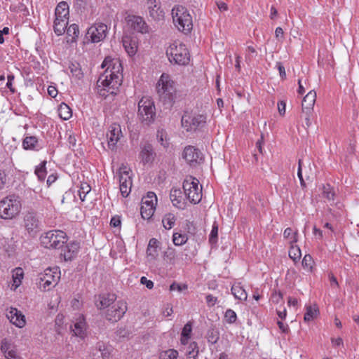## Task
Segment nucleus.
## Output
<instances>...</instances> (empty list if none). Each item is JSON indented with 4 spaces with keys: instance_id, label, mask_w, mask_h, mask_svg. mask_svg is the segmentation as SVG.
I'll use <instances>...</instances> for the list:
<instances>
[{
    "instance_id": "nucleus-1",
    "label": "nucleus",
    "mask_w": 359,
    "mask_h": 359,
    "mask_svg": "<svg viewBox=\"0 0 359 359\" xmlns=\"http://www.w3.org/2000/svg\"><path fill=\"white\" fill-rule=\"evenodd\" d=\"M101 67L102 68L107 67V69L97 80L98 87H102L101 90H106L110 94H116V90L122 83L121 63L118 60L106 57Z\"/></svg>"
},
{
    "instance_id": "nucleus-2",
    "label": "nucleus",
    "mask_w": 359,
    "mask_h": 359,
    "mask_svg": "<svg viewBox=\"0 0 359 359\" xmlns=\"http://www.w3.org/2000/svg\"><path fill=\"white\" fill-rule=\"evenodd\" d=\"M22 210L21 199L15 194L4 197L0 201V218L13 219L16 218Z\"/></svg>"
},
{
    "instance_id": "nucleus-3",
    "label": "nucleus",
    "mask_w": 359,
    "mask_h": 359,
    "mask_svg": "<svg viewBox=\"0 0 359 359\" xmlns=\"http://www.w3.org/2000/svg\"><path fill=\"white\" fill-rule=\"evenodd\" d=\"M172 16L173 22L179 31L187 34L192 30V18L185 7L181 5L174 6L172 9Z\"/></svg>"
},
{
    "instance_id": "nucleus-4",
    "label": "nucleus",
    "mask_w": 359,
    "mask_h": 359,
    "mask_svg": "<svg viewBox=\"0 0 359 359\" xmlns=\"http://www.w3.org/2000/svg\"><path fill=\"white\" fill-rule=\"evenodd\" d=\"M166 55L169 61L179 65H186L190 60V55L186 46L175 41L167 48Z\"/></svg>"
},
{
    "instance_id": "nucleus-5",
    "label": "nucleus",
    "mask_w": 359,
    "mask_h": 359,
    "mask_svg": "<svg viewBox=\"0 0 359 359\" xmlns=\"http://www.w3.org/2000/svg\"><path fill=\"white\" fill-rule=\"evenodd\" d=\"M157 92L161 99L168 103H172L176 99L175 82L167 74H163L157 83Z\"/></svg>"
},
{
    "instance_id": "nucleus-6",
    "label": "nucleus",
    "mask_w": 359,
    "mask_h": 359,
    "mask_svg": "<svg viewBox=\"0 0 359 359\" xmlns=\"http://www.w3.org/2000/svg\"><path fill=\"white\" fill-rule=\"evenodd\" d=\"M41 245L46 248L57 249L67 242L66 233L60 230L49 231L40 238Z\"/></svg>"
},
{
    "instance_id": "nucleus-7",
    "label": "nucleus",
    "mask_w": 359,
    "mask_h": 359,
    "mask_svg": "<svg viewBox=\"0 0 359 359\" xmlns=\"http://www.w3.org/2000/svg\"><path fill=\"white\" fill-rule=\"evenodd\" d=\"M138 116L141 121L149 125L156 117V109L152 100L149 97H143L138 103Z\"/></svg>"
},
{
    "instance_id": "nucleus-8",
    "label": "nucleus",
    "mask_w": 359,
    "mask_h": 359,
    "mask_svg": "<svg viewBox=\"0 0 359 359\" xmlns=\"http://www.w3.org/2000/svg\"><path fill=\"white\" fill-rule=\"evenodd\" d=\"M183 189L188 200L194 204L198 203L202 199V186L194 177H189L183 182Z\"/></svg>"
},
{
    "instance_id": "nucleus-9",
    "label": "nucleus",
    "mask_w": 359,
    "mask_h": 359,
    "mask_svg": "<svg viewBox=\"0 0 359 359\" xmlns=\"http://www.w3.org/2000/svg\"><path fill=\"white\" fill-rule=\"evenodd\" d=\"M207 116L204 114H184L182 117V126L187 132H195L203 128L206 123Z\"/></svg>"
},
{
    "instance_id": "nucleus-10",
    "label": "nucleus",
    "mask_w": 359,
    "mask_h": 359,
    "mask_svg": "<svg viewBox=\"0 0 359 359\" xmlns=\"http://www.w3.org/2000/svg\"><path fill=\"white\" fill-rule=\"evenodd\" d=\"M60 278V271H48V273H41L38 283L39 287L41 290L48 291L51 285L55 286L57 284Z\"/></svg>"
},
{
    "instance_id": "nucleus-11",
    "label": "nucleus",
    "mask_w": 359,
    "mask_h": 359,
    "mask_svg": "<svg viewBox=\"0 0 359 359\" xmlns=\"http://www.w3.org/2000/svg\"><path fill=\"white\" fill-rule=\"evenodd\" d=\"M119 189L123 197H127L132 188V179L126 167H121L118 170Z\"/></svg>"
},
{
    "instance_id": "nucleus-12",
    "label": "nucleus",
    "mask_w": 359,
    "mask_h": 359,
    "mask_svg": "<svg viewBox=\"0 0 359 359\" xmlns=\"http://www.w3.org/2000/svg\"><path fill=\"white\" fill-rule=\"evenodd\" d=\"M183 158L191 165L196 166L203 161V155L201 151L194 146H187L183 151Z\"/></svg>"
},
{
    "instance_id": "nucleus-13",
    "label": "nucleus",
    "mask_w": 359,
    "mask_h": 359,
    "mask_svg": "<svg viewBox=\"0 0 359 359\" xmlns=\"http://www.w3.org/2000/svg\"><path fill=\"white\" fill-rule=\"evenodd\" d=\"M126 311V303L123 301H118L107 311L105 317L110 322H117L123 316Z\"/></svg>"
},
{
    "instance_id": "nucleus-14",
    "label": "nucleus",
    "mask_w": 359,
    "mask_h": 359,
    "mask_svg": "<svg viewBox=\"0 0 359 359\" xmlns=\"http://www.w3.org/2000/svg\"><path fill=\"white\" fill-rule=\"evenodd\" d=\"M107 34V26L103 23H97L91 26L87 32V37L93 43H97L105 39Z\"/></svg>"
},
{
    "instance_id": "nucleus-15",
    "label": "nucleus",
    "mask_w": 359,
    "mask_h": 359,
    "mask_svg": "<svg viewBox=\"0 0 359 359\" xmlns=\"http://www.w3.org/2000/svg\"><path fill=\"white\" fill-rule=\"evenodd\" d=\"M122 137L121 126L116 123L111 124L107 133L108 147L111 150H114L118 142Z\"/></svg>"
},
{
    "instance_id": "nucleus-16",
    "label": "nucleus",
    "mask_w": 359,
    "mask_h": 359,
    "mask_svg": "<svg viewBox=\"0 0 359 359\" xmlns=\"http://www.w3.org/2000/svg\"><path fill=\"white\" fill-rule=\"evenodd\" d=\"M79 249L80 243L79 242H71L62 248L60 259L65 262H72L76 257Z\"/></svg>"
},
{
    "instance_id": "nucleus-17",
    "label": "nucleus",
    "mask_w": 359,
    "mask_h": 359,
    "mask_svg": "<svg viewBox=\"0 0 359 359\" xmlns=\"http://www.w3.org/2000/svg\"><path fill=\"white\" fill-rule=\"evenodd\" d=\"M147 8L153 20L158 21L163 19L164 11L161 8V0H147Z\"/></svg>"
},
{
    "instance_id": "nucleus-18",
    "label": "nucleus",
    "mask_w": 359,
    "mask_h": 359,
    "mask_svg": "<svg viewBox=\"0 0 359 359\" xmlns=\"http://www.w3.org/2000/svg\"><path fill=\"white\" fill-rule=\"evenodd\" d=\"M40 222L34 212H27L24 217V226L29 234H35L39 231Z\"/></svg>"
},
{
    "instance_id": "nucleus-19",
    "label": "nucleus",
    "mask_w": 359,
    "mask_h": 359,
    "mask_svg": "<svg viewBox=\"0 0 359 359\" xmlns=\"http://www.w3.org/2000/svg\"><path fill=\"white\" fill-rule=\"evenodd\" d=\"M6 315L9 321L18 327L22 328L26 324L25 316L16 308L11 307Z\"/></svg>"
},
{
    "instance_id": "nucleus-20",
    "label": "nucleus",
    "mask_w": 359,
    "mask_h": 359,
    "mask_svg": "<svg viewBox=\"0 0 359 359\" xmlns=\"http://www.w3.org/2000/svg\"><path fill=\"white\" fill-rule=\"evenodd\" d=\"M155 156L156 154L154 151L153 147L150 143L146 142L142 146H141L140 158L144 164L153 162Z\"/></svg>"
},
{
    "instance_id": "nucleus-21",
    "label": "nucleus",
    "mask_w": 359,
    "mask_h": 359,
    "mask_svg": "<svg viewBox=\"0 0 359 359\" xmlns=\"http://www.w3.org/2000/svg\"><path fill=\"white\" fill-rule=\"evenodd\" d=\"M13 165L12 160L10 158H6L0 164V190L2 189L7 182V175Z\"/></svg>"
},
{
    "instance_id": "nucleus-22",
    "label": "nucleus",
    "mask_w": 359,
    "mask_h": 359,
    "mask_svg": "<svg viewBox=\"0 0 359 359\" xmlns=\"http://www.w3.org/2000/svg\"><path fill=\"white\" fill-rule=\"evenodd\" d=\"M128 21L130 22L131 27L134 30L142 34L147 33L149 32V27L143 18L137 15L129 17Z\"/></svg>"
},
{
    "instance_id": "nucleus-23",
    "label": "nucleus",
    "mask_w": 359,
    "mask_h": 359,
    "mask_svg": "<svg viewBox=\"0 0 359 359\" xmlns=\"http://www.w3.org/2000/svg\"><path fill=\"white\" fill-rule=\"evenodd\" d=\"M116 299L115 294H100L95 297V305L99 309L109 306Z\"/></svg>"
},
{
    "instance_id": "nucleus-24",
    "label": "nucleus",
    "mask_w": 359,
    "mask_h": 359,
    "mask_svg": "<svg viewBox=\"0 0 359 359\" xmlns=\"http://www.w3.org/2000/svg\"><path fill=\"white\" fill-rule=\"evenodd\" d=\"M71 329L75 336L84 338L87 329L84 317L79 316L76 318V322L74 323V325L71 326Z\"/></svg>"
},
{
    "instance_id": "nucleus-25",
    "label": "nucleus",
    "mask_w": 359,
    "mask_h": 359,
    "mask_svg": "<svg viewBox=\"0 0 359 359\" xmlns=\"http://www.w3.org/2000/svg\"><path fill=\"white\" fill-rule=\"evenodd\" d=\"M316 100V93L314 90H310L304 97L302 103V111L312 113L313 106Z\"/></svg>"
},
{
    "instance_id": "nucleus-26",
    "label": "nucleus",
    "mask_w": 359,
    "mask_h": 359,
    "mask_svg": "<svg viewBox=\"0 0 359 359\" xmlns=\"http://www.w3.org/2000/svg\"><path fill=\"white\" fill-rule=\"evenodd\" d=\"M181 194L182 192L180 189H172L170 191V197L174 206L179 209H184V202L183 201Z\"/></svg>"
},
{
    "instance_id": "nucleus-27",
    "label": "nucleus",
    "mask_w": 359,
    "mask_h": 359,
    "mask_svg": "<svg viewBox=\"0 0 359 359\" xmlns=\"http://www.w3.org/2000/svg\"><path fill=\"white\" fill-rule=\"evenodd\" d=\"M123 46L130 56L134 55L137 50L136 41L129 36H125L122 40Z\"/></svg>"
},
{
    "instance_id": "nucleus-28",
    "label": "nucleus",
    "mask_w": 359,
    "mask_h": 359,
    "mask_svg": "<svg viewBox=\"0 0 359 359\" xmlns=\"http://www.w3.org/2000/svg\"><path fill=\"white\" fill-rule=\"evenodd\" d=\"M158 244L159 242L157 239L154 238L150 239L147 249V254L148 257H150L151 259H154L158 255Z\"/></svg>"
},
{
    "instance_id": "nucleus-29",
    "label": "nucleus",
    "mask_w": 359,
    "mask_h": 359,
    "mask_svg": "<svg viewBox=\"0 0 359 359\" xmlns=\"http://www.w3.org/2000/svg\"><path fill=\"white\" fill-rule=\"evenodd\" d=\"M231 294L234 297L239 300H246L248 294L246 291L240 285V283L234 284L232 285Z\"/></svg>"
},
{
    "instance_id": "nucleus-30",
    "label": "nucleus",
    "mask_w": 359,
    "mask_h": 359,
    "mask_svg": "<svg viewBox=\"0 0 359 359\" xmlns=\"http://www.w3.org/2000/svg\"><path fill=\"white\" fill-rule=\"evenodd\" d=\"M57 111L59 116L63 120H68L72 116V109L65 103H61Z\"/></svg>"
},
{
    "instance_id": "nucleus-31",
    "label": "nucleus",
    "mask_w": 359,
    "mask_h": 359,
    "mask_svg": "<svg viewBox=\"0 0 359 359\" xmlns=\"http://www.w3.org/2000/svg\"><path fill=\"white\" fill-rule=\"evenodd\" d=\"M156 206L152 205L141 204L140 213L144 219H149L154 215Z\"/></svg>"
},
{
    "instance_id": "nucleus-32",
    "label": "nucleus",
    "mask_w": 359,
    "mask_h": 359,
    "mask_svg": "<svg viewBox=\"0 0 359 359\" xmlns=\"http://www.w3.org/2000/svg\"><path fill=\"white\" fill-rule=\"evenodd\" d=\"M318 309L316 306L314 307L311 306H306V311L304 317V321L310 322L313 320L318 316Z\"/></svg>"
},
{
    "instance_id": "nucleus-33",
    "label": "nucleus",
    "mask_w": 359,
    "mask_h": 359,
    "mask_svg": "<svg viewBox=\"0 0 359 359\" xmlns=\"http://www.w3.org/2000/svg\"><path fill=\"white\" fill-rule=\"evenodd\" d=\"M60 20V21L55 20L53 26L54 32L57 36L62 35L65 33L68 24V21H65V20Z\"/></svg>"
},
{
    "instance_id": "nucleus-34",
    "label": "nucleus",
    "mask_w": 359,
    "mask_h": 359,
    "mask_svg": "<svg viewBox=\"0 0 359 359\" xmlns=\"http://www.w3.org/2000/svg\"><path fill=\"white\" fill-rule=\"evenodd\" d=\"M38 143V140L34 136L26 137L22 142V147L25 149H34Z\"/></svg>"
},
{
    "instance_id": "nucleus-35",
    "label": "nucleus",
    "mask_w": 359,
    "mask_h": 359,
    "mask_svg": "<svg viewBox=\"0 0 359 359\" xmlns=\"http://www.w3.org/2000/svg\"><path fill=\"white\" fill-rule=\"evenodd\" d=\"M163 259L170 264H174L176 262V253L175 249L168 248L163 253Z\"/></svg>"
},
{
    "instance_id": "nucleus-36",
    "label": "nucleus",
    "mask_w": 359,
    "mask_h": 359,
    "mask_svg": "<svg viewBox=\"0 0 359 359\" xmlns=\"http://www.w3.org/2000/svg\"><path fill=\"white\" fill-rule=\"evenodd\" d=\"M96 348L101 353L102 359H109L111 356V350L102 341H99L96 344Z\"/></svg>"
},
{
    "instance_id": "nucleus-37",
    "label": "nucleus",
    "mask_w": 359,
    "mask_h": 359,
    "mask_svg": "<svg viewBox=\"0 0 359 359\" xmlns=\"http://www.w3.org/2000/svg\"><path fill=\"white\" fill-rule=\"evenodd\" d=\"M176 217L172 213L166 214L163 218L162 222L166 229H170L174 226Z\"/></svg>"
},
{
    "instance_id": "nucleus-38",
    "label": "nucleus",
    "mask_w": 359,
    "mask_h": 359,
    "mask_svg": "<svg viewBox=\"0 0 359 359\" xmlns=\"http://www.w3.org/2000/svg\"><path fill=\"white\" fill-rule=\"evenodd\" d=\"M297 231L293 232L292 229L289 227L285 229L283 233L284 238L287 239L290 244H295L297 242Z\"/></svg>"
},
{
    "instance_id": "nucleus-39",
    "label": "nucleus",
    "mask_w": 359,
    "mask_h": 359,
    "mask_svg": "<svg viewBox=\"0 0 359 359\" xmlns=\"http://www.w3.org/2000/svg\"><path fill=\"white\" fill-rule=\"evenodd\" d=\"M289 256L294 262L299 259L302 257V253L299 246L294 244H291L289 250Z\"/></svg>"
},
{
    "instance_id": "nucleus-40",
    "label": "nucleus",
    "mask_w": 359,
    "mask_h": 359,
    "mask_svg": "<svg viewBox=\"0 0 359 359\" xmlns=\"http://www.w3.org/2000/svg\"><path fill=\"white\" fill-rule=\"evenodd\" d=\"M46 161H42L39 166L35 169V174L38 177V179L40 181H43L46 176Z\"/></svg>"
},
{
    "instance_id": "nucleus-41",
    "label": "nucleus",
    "mask_w": 359,
    "mask_h": 359,
    "mask_svg": "<svg viewBox=\"0 0 359 359\" xmlns=\"http://www.w3.org/2000/svg\"><path fill=\"white\" fill-rule=\"evenodd\" d=\"M152 205V206H156L157 204V197L154 192H148L147 196L142 199V204L145 205Z\"/></svg>"
},
{
    "instance_id": "nucleus-42",
    "label": "nucleus",
    "mask_w": 359,
    "mask_h": 359,
    "mask_svg": "<svg viewBox=\"0 0 359 359\" xmlns=\"http://www.w3.org/2000/svg\"><path fill=\"white\" fill-rule=\"evenodd\" d=\"M55 14H62L69 15V5L66 1L60 2L55 11Z\"/></svg>"
},
{
    "instance_id": "nucleus-43",
    "label": "nucleus",
    "mask_w": 359,
    "mask_h": 359,
    "mask_svg": "<svg viewBox=\"0 0 359 359\" xmlns=\"http://www.w3.org/2000/svg\"><path fill=\"white\" fill-rule=\"evenodd\" d=\"M67 34L69 36H72L71 41L75 40L79 36V27L76 24L71 25L69 27H67Z\"/></svg>"
},
{
    "instance_id": "nucleus-44",
    "label": "nucleus",
    "mask_w": 359,
    "mask_h": 359,
    "mask_svg": "<svg viewBox=\"0 0 359 359\" xmlns=\"http://www.w3.org/2000/svg\"><path fill=\"white\" fill-rule=\"evenodd\" d=\"M187 241V236L186 234L180 233H175L172 236V241L175 245H182L184 244Z\"/></svg>"
},
{
    "instance_id": "nucleus-45",
    "label": "nucleus",
    "mask_w": 359,
    "mask_h": 359,
    "mask_svg": "<svg viewBox=\"0 0 359 359\" xmlns=\"http://www.w3.org/2000/svg\"><path fill=\"white\" fill-rule=\"evenodd\" d=\"M208 341L211 344H215L219 339V332L215 329H210L207 333Z\"/></svg>"
},
{
    "instance_id": "nucleus-46",
    "label": "nucleus",
    "mask_w": 359,
    "mask_h": 359,
    "mask_svg": "<svg viewBox=\"0 0 359 359\" xmlns=\"http://www.w3.org/2000/svg\"><path fill=\"white\" fill-rule=\"evenodd\" d=\"M23 276L24 274L22 271L20 273H16L15 274H13V283L11 285L12 290H15L20 285Z\"/></svg>"
},
{
    "instance_id": "nucleus-47",
    "label": "nucleus",
    "mask_w": 359,
    "mask_h": 359,
    "mask_svg": "<svg viewBox=\"0 0 359 359\" xmlns=\"http://www.w3.org/2000/svg\"><path fill=\"white\" fill-rule=\"evenodd\" d=\"M69 69L73 76L78 79H81L83 76V73L80 68V65L78 63H71L69 65Z\"/></svg>"
},
{
    "instance_id": "nucleus-48",
    "label": "nucleus",
    "mask_w": 359,
    "mask_h": 359,
    "mask_svg": "<svg viewBox=\"0 0 359 359\" xmlns=\"http://www.w3.org/2000/svg\"><path fill=\"white\" fill-rule=\"evenodd\" d=\"M178 352L174 349H169L161 353L160 359H177Z\"/></svg>"
},
{
    "instance_id": "nucleus-49",
    "label": "nucleus",
    "mask_w": 359,
    "mask_h": 359,
    "mask_svg": "<svg viewBox=\"0 0 359 359\" xmlns=\"http://www.w3.org/2000/svg\"><path fill=\"white\" fill-rule=\"evenodd\" d=\"M91 188L88 183H82L79 190V195L81 201H84L87 194L90 191Z\"/></svg>"
},
{
    "instance_id": "nucleus-50",
    "label": "nucleus",
    "mask_w": 359,
    "mask_h": 359,
    "mask_svg": "<svg viewBox=\"0 0 359 359\" xmlns=\"http://www.w3.org/2000/svg\"><path fill=\"white\" fill-rule=\"evenodd\" d=\"M224 318L228 323H233L237 319L236 313L232 309H227L224 314Z\"/></svg>"
},
{
    "instance_id": "nucleus-51",
    "label": "nucleus",
    "mask_w": 359,
    "mask_h": 359,
    "mask_svg": "<svg viewBox=\"0 0 359 359\" xmlns=\"http://www.w3.org/2000/svg\"><path fill=\"white\" fill-rule=\"evenodd\" d=\"M189 348V351L187 353L188 359H196L198 354L196 344L195 343L191 344Z\"/></svg>"
},
{
    "instance_id": "nucleus-52",
    "label": "nucleus",
    "mask_w": 359,
    "mask_h": 359,
    "mask_svg": "<svg viewBox=\"0 0 359 359\" xmlns=\"http://www.w3.org/2000/svg\"><path fill=\"white\" fill-rule=\"evenodd\" d=\"M334 192L331 189L330 185L324 186L323 187V196L326 198L328 201H334Z\"/></svg>"
},
{
    "instance_id": "nucleus-53",
    "label": "nucleus",
    "mask_w": 359,
    "mask_h": 359,
    "mask_svg": "<svg viewBox=\"0 0 359 359\" xmlns=\"http://www.w3.org/2000/svg\"><path fill=\"white\" fill-rule=\"evenodd\" d=\"M187 288L188 287L187 284H180L176 282H174L170 285V291L177 290L179 292H182V291L187 290Z\"/></svg>"
},
{
    "instance_id": "nucleus-54",
    "label": "nucleus",
    "mask_w": 359,
    "mask_h": 359,
    "mask_svg": "<svg viewBox=\"0 0 359 359\" xmlns=\"http://www.w3.org/2000/svg\"><path fill=\"white\" fill-rule=\"evenodd\" d=\"M156 137L161 145H163L164 147L168 146V144L166 140V134L163 130H158Z\"/></svg>"
},
{
    "instance_id": "nucleus-55",
    "label": "nucleus",
    "mask_w": 359,
    "mask_h": 359,
    "mask_svg": "<svg viewBox=\"0 0 359 359\" xmlns=\"http://www.w3.org/2000/svg\"><path fill=\"white\" fill-rule=\"evenodd\" d=\"M283 293L280 291L277 292L275 290L273 292V293L271 294V300L274 304H279L283 300Z\"/></svg>"
},
{
    "instance_id": "nucleus-56",
    "label": "nucleus",
    "mask_w": 359,
    "mask_h": 359,
    "mask_svg": "<svg viewBox=\"0 0 359 359\" xmlns=\"http://www.w3.org/2000/svg\"><path fill=\"white\" fill-rule=\"evenodd\" d=\"M313 263V260L312 257L310 255H306L302 260V266L305 268H309L310 269H313L312 264Z\"/></svg>"
},
{
    "instance_id": "nucleus-57",
    "label": "nucleus",
    "mask_w": 359,
    "mask_h": 359,
    "mask_svg": "<svg viewBox=\"0 0 359 359\" xmlns=\"http://www.w3.org/2000/svg\"><path fill=\"white\" fill-rule=\"evenodd\" d=\"M217 233H218V227L216 225H213L212 229L210 232V238H209V241L211 243H215L217 242Z\"/></svg>"
},
{
    "instance_id": "nucleus-58",
    "label": "nucleus",
    "mask_w": 359,
    "mask_h": 359,
    "mask_svg": "<svg viewBox=\"0 0 359 359\" xmlns=\"http://www.w3.org/2000/svg\"><path fill=\"white\" fill-rule=\"evenodd\" d=\"M191 332V326L189 323H187L184 325L183 327L182 332V337L188 339L190 337V333ZM182 343H184L183 339H182Z\"/></svg>"
},
{
    "instance_id": "nucleus-59",
    "label": "nucleus",
    "mask_w": 359,
    "mask_h": 359,
    "mask_svg": "<svg viewBox=\"0 0 359 359\" xmlns=\"http://www.w3.org/2000/svg\"><path fill=\"white\" fill-rule=\"evenodd\" d=\"M11 350V344H9V342L6 339H3L1 344V352L4 353V354L5 355Z\"/></svg>"
},
{
    "instance_id": "nucleus-60",
    "label": "nucleus",
    "mask_w": 359,
    "mask_h": 359,
    "mask_svg": "<svg viewBox=\"0 0 359 359\" xmlns=\"http://www.w3.org/2000/svg\"><path fill=\"white\" fill-rule=\"evenodd\" d=\"M14 78L15 77L13 74L8 75V81L6 84V87L8 88L11 92L13 93L15 92V89L13 88V81L14 80Z\"/></svg>"
},
{
    "instance_id": "nucleus-61",
    "label": "nucleus",
    "mask_w": 359,
    "mask_h": 359,
    "mask_svg": "<svg viewBox=\"0 0 359 359\" xmlns=\"http://www.w3.org/2000/svg\"><path fill=\"white\" fill-rule=\"evenodd\" d=\"M206 302L209 306H213L217 301V297H213L212 294H208L205 297Z\"/></svg>"
},
{
    "instance_id": "nucleus-62",
    "label": "nucleus",
    "mask_w": 359,
    "mask_h": 359,
    "mask_svg": "<svg viewBox=\"0 0 359 359\" xmlns=\"http://www.w3.org/2000/svg\"><path fill=\"white\" fill-rule=\"evenodd\" d=\"M6 359H20L15 351L11 349L4 355Z\"/></svg>"
},
{
    "instance_id": "nucleus-63",
    "label": "nucleus",
    "mask_w": 359,
    "mask_h": 359,
    "mask_svg": "<svg viewBox=\"0 0 359 359\" xmlns=\"http://www.w3.org/2000/svg\"><path fill=\"white\" fill-rule=\"evenodd\" d=\"M140 282L142 284L145 285L148 289H152L154 287L153 282L150 280H147L146 277H142Z\"/></svg>"
},
{
    "instance_id": "nucleus-64",
    "label": "nucleus",
    "mask_w": 359,
    "mask_h": 359,
    "mask_svg": "<svg viewBox=\"0 0 359 359\" xmlns=\"http://www.w3.org/2000/svg\"><path fill=\"white\" fill-rule=\"evenodd\" d=\"M111 226L118 227L121 225V220L118 217H113L110 221Z\"/></svg>"
}]
</instances>
